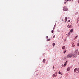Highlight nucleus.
Segmentation results:
<instances>
[{
  "label": "nucleus",
  "instance_id": "obj_25",
  "mask_svg": "<svg viewBox=\"0 0 79 79\" xmlns=\"http://www.w3.org/2000/svg\"><path fill=\"white\" fill-rule=\"evenodd\" d=\"M53 69H54V68H55V66H53Z\"/></svg>",
  "mask_w": 79,
  "mask_h": 79
},
{
  "label": "nucleus",
  "instance_id": "obj_34",
  "mask_svg": "<svg viewBox=\"0 0 79 79\" xmlns=\"http://www.w3.org/2000/svg\"><path fill=\"white\" fill-rule=\"evenodd\" d=\"M68 26H69V25H68Z\"/></svg>",
  "mask_w": 79,
  "mask_h": 79
},
{
  "label": "nucleus",
  "instance_id": "obj_28",
  "mask_svg": "<svg viewBox=\"0 0 79 79\" xmlns=\"http://www.w3.org/2000/svg\"><path fill=\"white\" fill-rule=\"evenodd\" d=\"M70 33V32H69V33H68L69 35Z\"/></svg>",
  "mask_w": 79,
  "mask_h": 79
},
{
  "label": "nucleus",
  "instance_id": "obj_16",
  "mask_svg": "<svg viewBox=\"0 0 79 79\" xmlns=\"http://www.w3.org/2000/svg\"><path fill=\"white\" fill-rule=\"evenodd\" d=\"M66 50H65V51H64V53H66Z\"/></svg>",
  "mask_w": 79,
  "mask_h": 79
},
{
  "label": "nucleus",
  "instance_id": "obj_6",
  "mask_svg": "<svg viewBox=\"0 0 79 79\" xmlns=\"http://www.w3.org/2000/svg\"><path fill=\"white\" fill-rule=\"evenodd\" d=\"M53 76L54 77H56L57 76V74H54L53 75Z\"/></svg>",
  "mask_w": 79,
  "mask_h": 79
},
{
  "label": "nucleus",
  "instance_id": "obj_24",
  "mask_svg": "<svg viewBox=\"0 0 79 79\" xmlns=\"http://www.w3.org/2000/svg\"><path fill=\"white\" fill-rule=\"evenodd\" d=\"M46 38H47V39H48V36H47Z\"/></svg>",
  "mask_w": 79,
  "mask_h": 79
},
{
  "label": "nucleus",
  "instance_id": "obj_27",
  "mask_svg": "<svg viewBox=\"0 0 79 79\" xmlns=\"http://www.w3.org/2000/svg\"><path fill=\"white\" fill-rule=\"evenodd\" d=\"M61 75H63V73H60V74Z\"/></svg>",
  "mask_w": 79,
  "mask_h": 79
},
{
  "label": "nucleus",
  "instance_id": "obj_5",
  "mask_svg": "<svg viewBox=\"0 0 79 79\" xmlns=\"http://www.w3.org/2000/svg\"><path fill=\"white\" fill-rule=\"evenodd\" d=\"M67 20H68V18H67V17H65V22L66 21H67Z\"/></svg>",
  "mask_w": 79,
  "mask_h": 79
},
{
  "label": "nucleus",
  "instance_id": "obj_30",
  "mask_svg": "<svg viewBox=\"0 0 79 79\" xmlns=\"http://www.w3.org/2000/svg\"><path fill=\"white\" fill-rule=\"evenodd\" d=\"M67 2H69V0H67Z\"/></svg>",
  "mask_w": 79,
  "mask_h": 79
},
{
  "label": "nucleus",
  "instance_id": "obj_8",
  "mask_svg": "<svg viewBox=\"0 0 79 79\" xmlns=\"http://www.w3.org/2000/svg\"><path fill=\"white\" fill-rule=\"evenodd\" d=\"M70 70V68L69 67H68L67 68V71H69Z\"/></svg>",
  "mask_w": 79,
  "mask_h": 79
},
{
  "label": "nucleus",
  "instance_id": "obj_19",
  "mask_svg": "<svg viewBox=\"0 0 79 79\" xmlns=\"http://www.w3.org/2000/svg\"><path fill=\"white\" fill-rule=\"evenodd\" d=\"M75 47V45L73 44V47Z\"/></svg>",
  "mask_w": 79,
  "mask_h": 79
},
{
  "label": "nucleus",
  "instance_id": "obj_12",
  "mask_svg": "<svg viewBox=\"0 0 79 79\" xmlns=\"http://www.w3.org/2000/svg\"><path fill=\"white\" fill-rule=\"evenodd\" d=\"M55 45V43H53L52 45L53 47H54Z\"/></svg>",
  "mask_w": 79,
  "mask_h": 79
},
{
  "label": "nucleus",
  "instance_id": "obj_13",
  "mask_svg": "<svg viewBox=\"0 0 79 79\" xmlns=\"http://www.w3.org/2000/svg\"><path fill=\"white\" fill-rule=\"evenodd\" d=\"M77 70L78 71L79 73V68H78V69H77Z\"/></svg>",
  "mask_w": 79,
  "mask_h": 79
},
{
  "label": "nucleus",
  "instance_id": "obj_29",
  "mask_svg": "<svg viewBox=\"0 0 79 79\" xmlns=\"http://www.w3.org/2000/svg\"><path fill=\"white\" fill-rule=\"evenodd\" d=\"M64 59L65 60V59H66V57H64Z\"/></svg>",
  "mask_w": 79,
  "mask_h": 79
},
{
  "label": "nucleus",
  "instance_id": "obj_20",
  "mask_svg": "<svg viewBox=\"0 0 79 79\" xmlns=\"http://www.w3.org/2000/svg\"><path fill=\"white\" fill-rule=\"evenodd\" d=\"M77 36H76V37H75V39H77Z\"/></svg>",
  "mask_w": 79,
  "mask_h": 79
},
{
  "label": "nucleus",
  "instance_id": "obj_23",
  "mask_svg": "<svg viewBox=\"0 0 79 79\" xmlns=\"http://www.w3.org/2000/svg\"><path fill=\"white\" fill-rule=\"evenodd\" d=\"M53 30H52V33H53Z\"/></svg>",
  "mask_w": 79,
  "mask_h": 79
},
{
  "label": "nucleus",
  "instance_id": "obj_26",
  "mask_svg": "<svg viewBox=\"0 0 79 79\" xmlns=\"http://www.w3.org/2000/svg\"><path fill=\"white\" fill-rule=\"evenodd\" d=\"M70 21H71V20H69L68 21V22H70Z\"/></svg>",
  "mask_w": 79,
  "mask_h": 79
},
{
  "label": "nucleus",
  "instance_id": "obj_11",
  "mask_svg": "<svg viewBox=\"0 0 79 79\" xmlns=\"http://www.w3.org/2000/svg\"><path fill=\"white\" fill-rule=\"evenodd\" d=\"M62 49H64V48H65V46H63L62 47Z\"/></svg>",
  "mask_w": 79,
  "mask_h": 79
},
{
  "label": "nucleus",
  "instance_id": "obj_2",
  "mask_svg": "<svg viewBox=\"0 0 79 79\" xmlns=\"http://www.w3.org/2000/svg\"><path fill=\"white\" fill-rule=\"evenodd\" d=\"M73 56V55L72 53L69 54H68L66 57L67 58H72Z\"/></svg>",
  "mask_w": 79,
  "mask_h": 79
},
{
  "label": "nucleus",
  "instance_id": "obj_22",
  "mask_svg": "<svg viewBox=\"0 0 79 79\" xmlns=\"http://www.w3.org/2000/svg\"><path fill=\"white\" fill-rule=\"evenodd\" d=\"M59 74H61V72H60V71H59L58 73Z\"/></svg>",
  "mask_w": 79,
  "mask_h": 79
},
{
  "label": "nucleus",
  "instance_id": "obj_10",
  "mask_svg": "<svg viewBox=\"0 0 79 79\" xmlns=\"http://www.w3.org/2000/svg\"><path fill=\"white\" fill-rule=\"evenodd\" d=\"M72 27V26H71V25H70L69 27L68 28H71Z\"/></svg>",
  "mask_w": 79,
  "mask_h": 79
},
{
  "label": "nucleus",
  "instance_id": "obj_32",
  "mask_svg": "<svg viewBox=\"0 0 79 79\" xmlns=\"http://www.w3.org/2000/svg\"><path fill=\"white\" fill-rule=\"evenodd\" d=\"M78 3H79V0L78 1Z\"/></svg>",
  "mask_w": 79,
  "mask_h": 79
},
{
  "label": "nucleus",
  "instance_id": "obj_4",
  "mask_svg": "<svg viewBox=\"0 0 79 79\" xmlns=\"http://www.w3.org/2000/svg\"><path fill=\"white\" fill-rule=\"evenodd\" d=\"M68 63V61H66L65 62V64H64V66H66V64H67V63Z\"/></svg>",
  "mask_w": 79,
  "mask_h": 79
},
{
  "label": "nucleus",
  "instance_id": "obj_21",
  "mask_svg": "<svg viewBox=\"0 0 79 79\" xmlns=\"http://www.w3.org/2000/svg\"><path fill=\"white\" fill-rule=\"evenodd\" d=\"M77 46H79V43L77 44Z\"/></svg>",
  "mask_w": 79,
  "mask_h": 79
},
{
  "label": "nucleus",
  "instance_id": "obj_3",
  "mask_svg": "<svg viewBox=\"0 0 79 79\" xmlns=\"http://www.w3.org/2000/svg\"><path fill=\"white\" fill-rule=\"evenodd\" d=\"M63 9L64 11H68V9L67 8V7H66V6H64L63 7Z\"/></svg>",
  "mask_w": 79,
  "mask_h": 79
},
{
  "label": "nucleus",
  "instance_id": "obj_9",
  "mask_svg": "<svg viewBox=\"0 0 79 79\" xmlns=\"http://www.w3.org/2000/svg\"><path fill=\"white\" fill-rule=\"evenodd\" d=\"M73 29H71V30L70 31V32H73Z\"/></svg>",
  "mask_w": 79,
  "mask_h": 79
},
{
  "label": "nucleus",
  "instance_id": "obj_35",
  "mask_svg": "<svg viewBox=\"0 0 79 79\" xmlns=\"http://www.w3.org/2000/svg\"><path fill=\"white\" fill-rule=\"evenodd\" d=\"M65 0V1H66V0Z\"/></svg>",
  "mask_w": 79,
  "mask_h": 79
},
{
  "label": "nucleus",
  "instance_id": "obj_31",
  "mask_svg": "<svg viewBox=\"0 0 79 79\" xmlns=\"http://www.w3.org/2000/svg\"><path fill=\"white\" fill-rule=\"evenodd\" d=\"M71 0H69V2H70Z\"/></svg>",
  "mask_w": 79,
  "mask_h": 79
},
{
  "label": "nucleus",
  "instance_id": "obj_15",
  "mask_svg": "<svg viewBox=\"0 0 79 79\" xmlns=\"http://www.w3.org/2000/svg\"><path fill=\"white\" fill-rule=\"evenodd\" d=\"M66 2H67V1H66L65 0V2H64V4H66Z\"/></svg>",
  "mask_w": 79,
  "mask_h": 79
},
{
  "label": "nucleus",
  "instance_id": "obj_7",
  "mask_svg": "<svg viewBox=\"0 0 79 79\" xmlns=\"http://www.w3.org/2000/svg\"><path fill=\"white\" fill-rule=\"evenodd\" d=\"M77 68H76L74 70V72H76V71H77Z\"/></svg>",
  "mask_w": 79,
  "mask_h": 79
},
{
  "label": "nucleus",
  "instance_id": "obj_18",
  "mask_svg": "<svg viewBox=\"0 0 79 79\" xmlns=\"http://www.w3.org/2000/svg\"><path fill=\"white\" fill-rule=\"evenodd\" d=\"M55 35H54L53 36V39H54V38H55Z\"/></svg>",
  "mask_w": 79,
  "mask_h": 79
},
{
  "label": "nucleus",
  "instance_id": "obj_1",
  "mask_svg": "<svg viewBox=\"0 0 79 79\" xmlns=\"http://www.w3.org/2000/svg\"><path fill=\"white\" fill-rule=\"evenodd\" d=\"M77 53H78V50L77 49L75 51L73 55V58L77 57Z\"/></svg>",
  "mask_w": 79,
  "mask_h": 79
},
{
  "label": "nucleus",
  "instance_id": "obj_33",
  "mask_svg": "<svg viewBox=\"0 0 79 79\" xmlns=\"http://www.w3.org/2000/svg\"><path fill=\"white\" fill-rule=\"evenodd\" d=\"M77 23H78V21H77Z\"/></svg>",
  "mask_w": 79,
  "mask_h": 79
},
{
  "label": "nucleus",
  "instance_id": "obj_14",
  "mask_svg": "<svg viewBox=\"0 0 79 79\" xmlns=\"http://www.w3.org/2000/svg\"><path fill=\"white\" fill-rule=\"evenodd\" d=\"M50 39H48L47 40V41H50Z\"/></svg>",
  "mask_w": 79,
  "mask_h": 79
},
{
  "label": "nucleus",
  "instance_id": "obj_17",
  "mask_svg": "<svg viewBox=\"0 0 79 79\" xmlns=\"http://www.w3.org/2000/svg\"><path fill=\"white\" fill-rule=\"evenodd\" d=\"M45 59H44L43 61V62H45Z\"/></svg>",
  "mask_w": 79,
  "mask_h": 79
}]
</instances>
